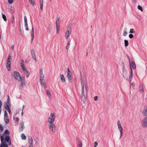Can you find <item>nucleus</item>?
I'll return each mask as SVG.
<instances>
[{
    "instance_id": "6",
    "label": "nucleus",
    "mask_w": 147,
    "mask_h": 147,
    "mask_svg": "<svg viewBox=\"0 0 147 147\" xmlns=\"http://www.w3.org/2000/svg\"><path fill=\"white\" fill-rule=\"evenodd\" d=\"M71 33V31L70 30V28L69 26H68L67 27V31L65 33L66 38L67 40L68 38V36H69Z\"/></svg>"
},
{
    "instance_id": "55",
    "label": "nucleus",
    "mask_w": 147,
    "mask_h": 147,
    "mask_svg": "<svg viewBox=\"0 0 147 147\" xmlns=\"http://www.w3.org/2000/svg\"><path fill=\"white\" fill-rule=\"evenodd\" d=\"M98 144L97 142H95L94 143V147H96L97 146Z\"/></svg>"
},
{
    "instance_id": "54",
    "label": "nucleus",
    "mask_w": 147,
    "mask_h": 147,
    "mask_svg": "<svg viewBox=\"0 0 147 147\" xmlns=\"http://www.w3.org/2000/svg\"><path fill=\"white\" fill-rule=\"evenodd\" d=\"M31 55L35 54L34 51V50H32V51H31Z\"/></svg>"
},
{
    "instance_id": "28",
    "label": "nucleus",
    "mask_w": 147,
    "mask_h": 147,
    "mask_svg": "<svg viewBox=\"0 0 147 147\" xmlns=\"http://www.w3.org/2000/svg\"><path fill=\"white\" fill-rule=\"evenodd\" d=\"M125 46V47H127L129 45L128 41L126 39L124 40Z\"/></svg>"
},
{
    "instance_id": "47",
    "label": "nucleus",
    "mask_w": 147,
    "mask_h": 147,
    "mask_svg": "<svg viewBox=\"0 0 147 147\" xmlns=\"http://www.w3.org/2000/svg\"><path fill=\"white\" fill-rule=\"evenodd\" d=\"M3 127L0 124V131H3Z\"/></svg>"
},
{
    "instance_id": "15",
    "label": "nucleus",
    "mask_w": 147,
    "mask_h": 147,
    "mask_svg": "<svg viewBox=\"0 0 147 147\" xmlns=\"http://www.w3.org/2000/svg\"><path fill=\"white\" fill-rule=\"evenodd\" d=\"M130 67H131V68L133 69H135L136 68V65L135 62L134 61H132L131 63V65L130 64Z\"/></svg>"
},
{
    "instance_id": "40",
    "label": "nucleus",
    "mask_w": 147,
    "mask_h": 147,
    "mask_svg": "<svg viewBox=\"0 0 147 147\" xmlns=\"http://www.w3.org/2000/svg\"><path fill=\"white\" fill-rule=\"evenodd\" d=\"M133 74H130V75L129 76V81L130 82H131V79L133 77Z\"/></svg>"
},
{
    "instance_id": "31",
    "label": "nucleus",
    "mask_w": 147,
    "mask_h": 147,
    "mask_svg": "<svg viewBox=\"0 0 147 147\" xmlns=\"http://www.w3.org/2000/svg\"><path fill=\"white\" fill-rule=\"evenodd\" d=\"M8 118V114L6 110L5 111L4 118Z\"/></svg>"
},
{
    "instance_id": "11",
    "label": "nucleus",
    "mask_w": 147,
    "mask_h": 147,
    "mask_svg": "<svg viewBox=\"0 0 147 147\" xmlns=\"http://www.w3.org/2000/svg\"><path fill=\"white\" fill-rule=\"evenodd\" d=\"M123 76L124 78L127 80V70H125L124 69H123Z\"/></svg>"
},
{
    "instance_id": "44",
    "label": "nucleus",
    "mask_w": 147,
    "mask_h": 147,
    "mask_svg": "<svg viewBox=\"0 0 147 147\" xmlns=\"http://www.w3.org/2000/svg\"><path fill=\"white\" fill-rule=\"evenodd\" d=\"M60 19V17L59 15H57V17L56 22H58Z\"/></svg>"
},
{
    "instance_id": "5",
    "label": "nucleus",
    "mask_w": 147,
    "mask_h": 147,
    "mask_svg": "<svg viewBox=\"0 0 147 147\" xmlns=\"http://www.w3.org/2000/svg\"><path fill=\"white\" fill-rule=\"evenodd\" d=\"M14 74L15 78L18 81H20L22 78L19 73L17 71H15L14 72Z\"/></svg>"
},
{
    "instance_id": "57",
    "label": "nucleus",
    "mask_w": 147,
    "mask_h": 147,
    "mask_svg": "<svg viewBox=\"0 0 147 147\" xmlns=\"http://www.w3.org/2000/svg\"><path fill=\"white\" fill-rule=\"evenodd\" d=\"M56 29L57 30H60V26H58V25H56Z\"/></svg>"
},
{
    "instance_id": "38",
    "label": "nucleus",
    "mask_w": 147,
    "mask_h": 147,
    "mask_svg": "<svg viewBox=\"0 0 147 147\" xmlns=\"http://www.w3.org/2000/svg\"><path fill=\"white\" fill-rule=\"evenodd\" d=\"M138 8L140 10L142 11H143L142 7L140 5H138Z\"/></svg>"
},
{
    "instance_id": "26",
    "label": "nucleus",
    "mask_w": 147,
    "mask_h": 147,
    "mask_svg": "<svg viewBox=\"0 0 147 147\" xmlns=\"http://www.w3.org/2000/svg\"><path fill=\"white\" fill-rule=\"evenodd\" d=\"M29 2L33 6L35 5V3L33 0H28Z\"/></svg>"
},
{
    "instance_id": "9",
    "label": "nucleus",
    "mask_w": 147,
    "mask_h": 147,
    "mask_svg": "<svg viewBox=\"0 0 147 147\" xmlns=\"http://www.w3.org/2000/svg\"><path fill=\"white\" fill-rule=\"evenodd\" d=\"M44 79V76L43 74V68H40L39 73V79L42 80Z\"/></svg>"
},
{
    "instance_id": "62",
    "label": "nucleus",
    "mask_w": 147,
    "mask_h": 147,
    "mask_svg": "<svg viewBox=\"0 0 147 147\" xmlns=\"http://www.w3.org/2000/svg\"><path fill=\"white\" fill-rule=\"evenodd\" d=\"M7 143H8V145H11V141L10 140H9L8 141H7Z\"/></svg>"
},
{
    "instance_id": "41",
    "label": "nucleus",
    "mask_w": 147,
    "mask_h": 147,
    "mask_svg": "<svg viewBox=\"0 0 147 147\" xmlns=\"http://www.w3.org/2000/svg\"><path fill=\"white\" fill-rule=\"evenodd\" d=\"M133 74H130V75L129 76V81L130 82H131V79L133 77Z\"/></svg>"
},
{
    "instance_id": "27",
    "label": "nucleus",
    "mask_w": 147,
    "mask_h": 147,
    "mask_svg": "<svg viewBox=\"0 0 147 147\" xmlns=\"http://www.w3.org/2000/svg\"><path fill=\"white\" fill-rule=\"evenodd\" d=\"M4 135L3 134L1 136V142L2 143L4 144V142H3V141L4 140Z\"/></svg>"
},
{
    "instance_id": "36",
    "label": "nucleus",
    "mask_w": 147,
    "mask_h": 147,
    "mask_svg": "<svg viewBox=\"0 0 147 147\" xmlns=\"http://www.w3.org/2000/svg\"><path fill=\"white\" fill-rule=\"evenodd\" d=\"M4 134H7L8 135H9L10 134V132L7 129H6L5 131Z\"/></svg>"
},
{
    "instance_id": "2",
    "label": "nucleus",
    "mask_w": 147,
    "mask_h": 147,
    "mask_svg": "<svg viewBox=\"0 0 147 147\" xmlns=\"http://www.w3.org/2000/svg\"><path fill=\"white\" fill-rule=\"evenodd\" d=\"M48 127L49 129L52 132L55 133L56 132V126L53 123H49Z\"/></svg>"
},
{
    "instance_id": "46",
    "label": "nucleus",
    "mask_w": 147,
    "mask_h": 147,
    "mask_svg": "<svg viewBox=\"0 0 147 147\" xmlns=\"http://www.w3.org/2000/svg\"><path fill=\"white\" fill-rule=\"evenodd\" d=\"M135 31L134 30L133 28H131L130 29V32L131 33H134Z\"/></svg>"
},
{
    "instance_id": "3",
    "label": "nucleus",
    "mask_w": 147,
    "mask_h": 147,
    "mask_svg": "<svg viewBox=\"0 0 147 147\" xmlns=\"http://www.w3.org/2000/svg\"><path fill=\"white\" fill-rule=\"evenodd\" d=\"M55 116V115L53 113H51L49 118L48 119V122L49 123L52 124L54 122Z\"/></svg>"
},
{
    "instance_id": "30",
    "label": "nucleus",
    "mask_w": 147,
    "mask_h": 147,
    "mask_svg": "<svg viewBox=\"0 0 147 147\" xmlns=\"http://www.w3.org/2000/svg\"><path fill=\"white\" fill-rule=\"evenodd\" d=\"M24 61L23 59H22L21 60L20 62V66L22 67L25 65H24Z\"/></svg>"
},
{
    "instance_id": "61",
    "label": "nucleus",
    "mask_w": 147,
    "mask_h": 147,
    "mask_svg": "<svg viewBox=\"0 0 147 147\" xmlns=\"http://www.w3.org/2000/svg\"><path fill=\"white\" fill-rule=\"evenodd\" d=\"M56 25H58V26H60V22H56Z\"/></svg>"
},
{
    "instance_id": "56",
    "label": "nucleus",
    "mask_w": 147,
    "mask_h": 147,
    "mask_svg": "<svg viewBox=\"0 0 147 147\" xmlns=\"http://www.w3.org/2000/svg\"><path fill=\"white\" fill-rule=\"evenodd\" d=\"M6 104H10V100H7L6 103Z\"/></svg>"
},
{
    "instance_id": "58",
    "label": "nucleus",
    "mask_w": 147,
    "mask_h": 147,
    "mask_svg": "<svg viewBox=\"0 0 147 147\" xmlns=\"http://www.w3.org/2000/svg\"><path fill=\"white\" fill-rule=\"evenodd\" d=\"M35 143L36 144H37L38 143V140L37 138H36L35 140Z\"/></svg>"
},
{
    "instance_id": "4",
    "label": "nucleus",
    "mask_w": 147,
    "mask_h": 147,
    "mask_svg": "<svg viewBox=\"0 0 147 147\" xmlns=\"http://www.w3.org/2000/svg\"><path fill=\"white\" fill-rule=\"evenodd\" d=\"M117 125L118 130L120 133V138L122 137L123 136V129L121 125V122L120 121H118L117 122Z\"/></svg>"
},
{
    "instance_id": "43",
    "label": "nucleus",
    "mask_w": 147,
    "mask_h": 147,
    "mask_svg": "<svg viewBox=\"0 0 147 147\" xmlns=\"http://www.w3.org/2000/svg\"><path fill=\"white\" fill-rule=\"evenodd\" d=\"M70 42H69L67 44V46L66 47V49L67 50H68L69 47H70Z\"/></svg>"
},
{
    "instance_id": "51",
    "label": "nucleus",
    "mask_w": 147,
    "mask_h": 147,
    "mask_svg": "<svg viewBox=\"0 0 147 147\" xmlns=\"http://www.w3.org/2000/svg\"><path fill=\"white\" fill-rule=\"evenodd\" d=\"M139 91L142 92H144V89H143V88H140L139 90Z\"/></svg>"
},
{
    "instance_id": "63",
    "label": "nucleus",
    "mask_w": 147,
    "mask_h": 147,
    "mask_svg": "<svg viewBox=\"0 0 147 147\" xmlns=\"http://www.w3.org/2000/svg\"><path fill=\"white\" fill-rule=\"evenodd\" d=\"M8 112L9 113V114H10L11 113V111H10V109H8L7 110Z\"/></svg>"
},
{
    "instance_id": "18",
    "label": "nucleus",
    "mask_w": 147,
    "mask_h": 147,
    "mask_svg": "<svg viewBox=\"0 0 147 147\" xmlns=\"http://www.w3.org/2000/svg\"><path fill=\"white\" fill-rule=\"evenodd\" d=\"M61 80L63 82H65V78L63 74H61L60 76Z\"/></svg>"
},
{
    "instance_id": "7",
    "label": "nucleus",
    "mask_w": 147,
    "mask_h": 147,
    "mask_svg": "<svg viewBox=\"0 0 147 147\" xmlns=\"http://www.w3.org/2000/svg\"><path fill=\"white\" fill-rule=\"evenodd\" d=\"M142 126L143 127H147V117L143 119L142 122Z\"/></svg>"
},
{
    "instance_id": "19",
    "label": "nucleus",
    "mask_w": 147,
    "mask_h": 147,
    "mask_svg": "<svg viewBox=\"0 0 147 147\" xmlns=\"http://www.w3.org/2000/svg\"><path fill=\"white\" fill-rule=\"evenodd\" d=\"M78 147H82V144L81 140H80L77 143Z\"/></svg>"
},
{
    "instance_id": "64",
    "label": "nucleus",
    "mask_w": 147,
    "mask_h": 147,
    "mask_svg": "<svg viewBox=\"0 0 147 147\" xmlns=\"http://www.w3.org/2000/svg\"><path fill=\"white\" fill-rule=\"evenodd\" d=\"M19 118L18 117H16V121L18 122L19 121Z\"/></svg>"
},
{
    "instance_id": "39",
    "label": "nucleus",
    "mask_w": 147,
    "mask_h": 147,
    "mask_svg": "<svg viewBox=\"0 0 147 147\" xmlns=\"http://www.w3.org/2000/svg\"><path fill=\"white\" fill-rule=\"evenodd\" d=\"M133 74H130V75L129 76V81L130 82H131V79L133 77Z\"/></svg>"
},
{
    "instance_id": "22",
    "label": "nucleus",
    "mask_w": 147,
    "mask_h": 147,
    "mask_svg": "<svg viewBox=\"0 0 147 147\" xmlns=\"http://www.w3.org/2000/svg\"><path fill=\"white\" fill-rule=\"evenodd\" d=\"M10 104H5V108L6 110H7L10 109Z\"/></svg>"
},
{
    "instance_id": "12",
    "label": "nucleus",
    "mask_w": 147,
    "mask_h": 147,
    "mask_svg": "<svg viewBox=\"0 0 147 147\" xmlns=\"http://www.w3.org/2000/svg\"><path fill=\"white\" fill-rule=\"evenodd\" d=\"M33 139L32 137H30L28 139V145L29 147H33Z\"/></svg>"
},
{
    "instance_id": "33",
    "label": "nucleus",
    "mask_w": 147,
    "mask_h": 147,
    "mask_svg": "<svg viewBox=\"0 0 147 147\" xmlns=\"http://www.w3.org/2000/svg\"><path fill=\"white\" fill-rule=\"evenodd\" d=\"M51 25L50 24L48 25V31L49 33H50L51 32Z\"/></svg>"
},
{
    "instance_id": "14",
    "label": "nucleus",
    "mask_w": 147,
    "mask_h": 147,
    "mask_svg": "<svg viewBox=\"0 0 147 147\" xmlns=\"http://www.w3.org/2000/svg\"><path fill=\"white\" fill-rule=\"evenodd\" d=\"M142 114L144 116H147V106L144 108Z\"/></svg>"
},
{
    "instance_id": "60",
    "label": "nucleus",
    "mask_w": 147,
    "mask_h": 147,
    "mask_svg": "<svg viewBox=\"0 0 147 147\" xmlns=\"http://www.w3.org/2000/svg\"><path fill=\"white\" fill-rule=\"evenodd\" d=\"M126 56H127V57L128 59V60L129 61V62H130V59L129 57L127 54H126Z\"/></svg>"
},
{
    "instance_id": "37",
    "label": "nucleus",
    "mask_w": 147,
    "mask_h": 147,
    "mask_svg": "<svg viewBox=\"0 0 147 147\" xmlns=\"http://www.w3.org/2000/svg\"><path fill=\"white\" fill-rule=\"evenodd\" d=\"M4 121L7 124L9 122V119H8L7 118H4Z\"/></svg>"
},
{
    "instance_id": "25",
    "label": "nucleus",
    "mask_w": 147,
    "mask_h": 147,
    "mask_svg": "<svg viewBox=\"0 0 147 147\" xmlns=\"http://www.w3.org/2000/svg\"><path fill=\"white\" fill-rule=\"evenodd\" d=\"M21 81V83L20 84V86L21 87V88H23L24 87V86L25 85V84L24 83V81L21 80L20 81Z\"/></svg>"
},
{
    "instance_id": "42",
    "label": "nucleus",
    "mask_w": 147,
    "mask_h": 147,
    "mask_svg": "<svg viewBox=\"0 0 147 147\" xmlns=\"http://www.w3.org/2000/svg\"><path fill=\"white\" fill-rule=\"evenodd\" d=\"M23 69V70L24 71V72H25V71H26L27 70L26 68L25 67V65L22 66L21 67Z\"/></svg>"
},
{
    "instance_id": "23",
    "label": "nucleus",
    "mask_w": 147,
    "mask_h": 147,
    "mask_svg": "<svg viewBox=\"0 0 147 147\" xmlns=\"http://www.w3.org/2000/svg\"><path fill=\"white\" fill-rule=\"evenodd\" d=\"M67 77L69 80H71L72 78V74H67Z\"/></svg>"
},
{
    "instance_id": "21",
    "label": "nucleus",
    "mask_w": 147,
    "mask_h": 147,
    "mask_svg": "<svg viewBox=\"0 0 147 147\" xmlns=\"http://www.w3.org/2000/svg\"><path fill=\"white\" fill-rule=\"evenodd\" d=\"M46 93L49 98H51V94L50 92L48 90H47Z\"/></svg>"
},
{
    "instance_id": "17",
    "label": "nucleus",
    "mask_w": 147,
    "mask_h": 147,
    "mask_svg": "<svg viewBox=\"0 0 147 147\" xmlns=\"http://www.w3.org/2000/svg\"><path fill=\"white\" fill-rule=\"evenodd\" d=\"M34 28L32 27V31L31 32V41H32L34 37Z\"/></svg>"
},
{
    "instance_id": "52",
    "label": "nucleus",
    "mask_w": 147,
    "mask_h": 147,
    "mask_svg": "<svg viewBox=\"0 0 147 147\" xmlns=\"http://www.w3.org/2000/svg\"><path fill=\"white\" fill-rule=\"evenodd\" d=\"M71 74V72L69 70V68H67V74Z\"/></svg>"
},
{
    "instance_id": "48",
    "label": "nucleus",
    "mask_w": 147,
    "mask_h": 147,
    "mask_svg": "<svg viewBox=\"0 0 147 147\" xmlns=\"http://www.w3.org/2000/svg\"><path fill=\"white\" fill-rule=\"evenodd\" d=\"M129 36L130 38H131L133 37L134 36L133 34H129Z\"/></svg>"
},
{
    "instance_id": "29",
    "label": "nucleus",
    "mask_w": 147,
    "mask_h": 147,
    "mask_svg": "<svg viewBox=\"0 0 147 147\" xmlns=\"http://www.w3.org/2000/svg\"><path fill=\"white\" fill-rule=\"evenodd\" d=\"M21 137L22 139L24 140H26V136L23 133L22 134H21Z\"/></svg>"
},
{
    "instance_id": "10",
    "label": "nucleus",
    "mask_w": 147,
    "mask_h": 147,
    "mask_svg": "<svg viewBox=\"0 0 147 147\" xmlns=\"http://www.w3.org/2000/svg\"><path fill=\"white\" fill-rule=\"evenodd\" d=\"M40 82L42 86L45 88L47 87L46 83L44 79L40 80Z\"/></svg>"
},
{
    "instance_id": "32",
    "label": "nucleus",
    "mask_w": 147,
    "mask_h": 147,
    "mask_svg": "<svg viewBox=\"0 0 147 147\" xmlns=\"http://www.w3.org/2000/svg\"><path fill=\"white\" fill-rule=\"evenodd\" d=\"M25 73H26V78H28L30 74V72L28 71H27V70L26 71H25V72H24Z\"/></svg>"
},
{
    "instance_id": "13",
    "label": "nucleus",
    "mask_w": 147,
    "mask_h": 147,
    "mask_svg": "<svg viewBox=\"0 0 147 147\" xmlns=\"http://www.w3.org/2000/svg\"><path fill=\"white\" fill-rule=\"evenodd\" d=\"M24 21L25 25L26 28V30L27 31L28 30V24L27 23V18L26 16H24Z\"/></svg>"
},
{
    "instance_id": "24",
    "label": "nucleus",
    "mask_w": 147,
    "mask_h": 147,
    "mask_svg": "<svg viewBox=\"0 0 147 147\" xmlns=\"http://www.w3.org/2000/svg\"><path fill=\"white\" fill-rule=\"evenodd\" d=\"M10 140V136L9 135H7L5 138V141L6 142Z\"/></svg>"
},
{
    "instance_id": "35",
    "label": "nucleus",
    "mask_w": 147,
    "mask_h": 147,
    "mask_svg": "<svg viewBox=\"0 0 147 147\" xmlns=\"http://www.w3.org/2000/svg\"><path fill=\"white\" fill-rule=\"evenodd\" d=\"M11 59H11V57L10 56H9L8 58L7 59V61L8 62H11L12 60Z\"/></svg>"
},
{
    "instance_id": "20",
    "label": "nucleus",
    "mask_w": 147,
    "mask_h": 147,
    "mask_svg": "<svg viewBox=\"0 0 147 147\" xmlns=\"http://www.w3.org/2000/svg\"><path fill=\"white\" fill-rule=\"evenodd\" d=\"M40 9L42 10L43 7V0H40Z\"/></svg>"
},
{
    "instance_id": "45",
    "label": "nucleus",
    "mask_w": 147,
    "mask_h": 147,
    "mask_svg": "<svg viewBox=\"0 0 147 147\" xmlns=\"http://www.w3.org/2000/svg\"><path fill=\"white\" fill-rule=\"evenodd\" d=\"M127 34V32L126 31V30H125L123 31V34L124 36H125Z\"/></svg>"
},
{
    "instance_id": "49",
    "label": "nucleus",
    "mask_w": 147,
    "mask_h": 147,
    "mask_svg": "<svg viewBox=\"0 0 147 147\" xmlns=\"http://www.w3.org/2000/svg\"><path fill=\"white\" fill-rule=\"evenodd\" d=\"M32 57L33 58H34L35 61H37V60H36V56H35V54H34V55H32Z\"/></svg>"
},
{
    "instance_id": "50",
    "label": "nucleus",
    "mask_w": 147,
    "mask_h": 147,
    "mask_svg": "<svg viewBox=\"0 0 147 147\" xmlns=\"http://www.w3.org/2000/svg\"><path fill=\"white\" fill-rule=\"evenodd\" d=\"M13 1V0H8V2L9 4L12 3Z\"/></svg>"
},
{
    "instance_id": "1",
    "label": "nucleus",
    "mask_w": 147,
    "mask_h": 147,
    "mask_svg": "<svg viewBox=\"0 0 147 147\" xmlns=\"http://www.w3.org/2000/svg\"><path fill=\"white\" fill-rule=\"evenodd\" d=\"M81 82L82 87L81 99L84 103L86 101L87 94L88 89L86 76L85 74L83 76H81Z\"/></svg>"
},
{
    "instance_id": "8",
    "label": "nucleus",
    "mask_w": 147,
    "mask_h": 147,
    "mask_svg": "<svg viewBox=\"0 0 147 147\" xmlns=\"http://www.w3.org/2000/svg\"><path fill=\"white\" fill-rule=\"evenodd\" d=\"M25 128L24 123L23 121H21L20 124V126L19 128V130L20 131L22 132L23 131V129Z\"/></svg>"
},
{
    "instance_id": "59",
    "label": "nucleus",
    "mask_w": 147,
    "mask_h": 147,
    "mask_svg": "<svg viewBox=\"0 0 147 147\" xmlns=\"http://www.w3.org/2000/svg\"><path fill=\"white\" fill-rule=\"evenodd\" d=\"M98 96H95L94 97V100L95 101L97 100H98Z\"/></svg>"
},
{
    "instance_id": "53",
    "label": "nucleus",
    "mask_w": 147,
    "mask_h": 147,
    "mask_svg": "<svg viewBox=\"0 0 147 147\" xmlns=\"http://www.w3.org/2000/svg\"><path fill=\"white\" fill-rule=\"evenodd\" d=\"M1 145L2 146H4V147H8L7 144H1Z\"/></svg>"
},
{
    "instance_id": "34",
    "label": "nucleus",
    "mask_w": 147,
    "mask_h": 147,
    "mask_svg": "<svg viewBox=\"0 0 147 147\" xmlns=\"http://www.w3.org/2000/svg\"><path fill=\"white\" fill-rule=\"evenodd\" d=\"M2 17L3 19L5 21H7V19L6 18V16L3 13H2Z\"/></svg>"
},
{
    "instance_id": "16",
    "label": "nucleus",
    "mask_w": 147,
    "mask_h": 147,
    "mask_svg": "<svg viewBox=\"0 0 147 147\" xmlns=\"http://www.w3.org/2000/svg\"><path fill=\"white\" fill-rule=\"evenodd\" d=\"M6 67L7 68V70L8 71L10 70L11 63L10 62H8L7 61L6 62Z\"/></svg>"
}]
</instances>
